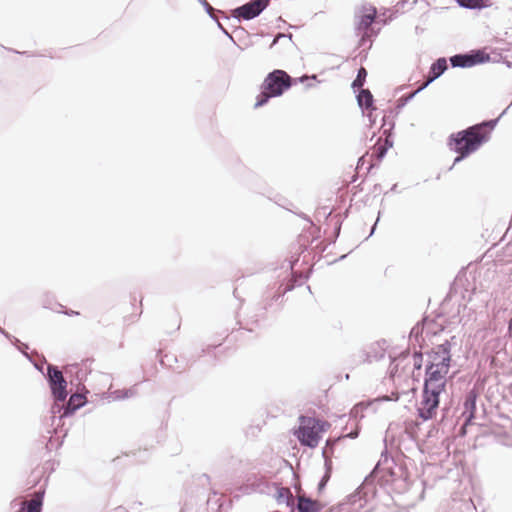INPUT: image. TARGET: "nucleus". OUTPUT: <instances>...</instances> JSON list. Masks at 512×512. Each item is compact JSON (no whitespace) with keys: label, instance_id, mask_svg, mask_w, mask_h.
Instances as JSON below:
<instances>
[{"label":"nucleus","instance_id":"30","mask_svg":"<svg viewBox=\"0 0 512 512\" xmlns=\"http://www.w3.org/2000/svg\"><path fill=\"white\" fill-rule=\"evenodd\" d=\"M394 123L391 124L389 129L384 130V135L386 136L385 142L383 144L384 147H387V149L391 148L393 146V141L390 138V135H388V132L393 129Z\"/></svg>","mask_w":512,"mask_h":512},{"label":"nucleus","instance_id":"41","mask_svg":"<svg viewBox=\"0 0 512 512\" xmlns=\"http://www.w3.org/2000/svg\"><path fill=\"white\" fill-rule=\"evenodd\" d=\"M0 332H1V333H2L6 338L10 339V334H9V333H7V332H6L4 329H2L1 327H0Z\"/></svg>","mask_w":512,"mask_h":512},{"label":"nucleus","instance_id":"15","mask_svg":"<svg viewBox=\"0 0 512 512\" xmlns=\"http://www.w3.org/2000/svg\"><path fill=\"white\" fill-rule=\"evenodd\" d=\"M44 490L36 492L35 496L29 501H23L17 512H41L43 506Z\"/></svg>","mask_w":512,"mask_h":512},{"label":"nucleus","instance_id":"7","mask_svg":"<svg viewBox=\"0 0 512 512\" xmlns=\"http://www.w3.org/2000/svg\"><path fill=\"white\" fill-rule=\"evenodd\" d=\"M490 54L484 49H474L465 53L455 54L449 61L453 68H470L479 64L489 62Z\"/></svg>","mask_w":512,"mask_h":512},{"label":"nucleus","instance_id":"26","mask_svg":"<svg viewBox=\"0 0 512 512\" xmlns=\"http://www.w3.org/2000/svg\"><path fill=\"white\" fill-rule=\"evenodd\" d=\"M381 138L378 139L376 148H375V155L378 159L384 158L386 155L388 149L387 147H384L383 144H380Z\"/></svg>","mask_w":512,"mask_h":512},{"label":"nucleus","instance_id":"8","mask_svg":"<svg viewBox=\"0 0 512 512\" xmlns=\"http://www.w3.org/2000/svg\"><path fill=\"white\" fill-rule=\"evenodd\" d=\"M325 424V422L308 418V423H302L299 427L298 439L301 444L310 448L316 447L320 439L319 432L324 430Z\"/></svg>","mask_w":512,"mask_h":512},{"label":"nucleus","instance_id":"31","mask_svg":"<svg viewBox=\"0 0 512 512\" xmlns=\"http://www.w3.org/2000/svg\"><path fill=\"white\" fill-rule=\"evenodd\" d=\"M216 23H217V26L218 28L232 41L235 43V40L234 38L232 37V35L228 32V30L224 27V25L219 21L218 18L215 17V19H213Z\"/></svg>","mask_w":512,"mask_h":512},{"label":"nucleus","instance_id":"47","mask_svg":"<svg viewBox=\"0 0 512 512\" xmlns=\"http://www.w3.org/2000/svg\"><path fill=\"white\" fill-rule=\"evenodd\" d=\"M310 79L316 80V75L311 76Z\"/></svg>","mask_w":512,"mask_h":512},{"label":"nucleus","instance_id":"4","mask_svg":"<svg viewBox=\"0 0 512 512\" xmlns=\"http://www.w3.org/2000/svg\"><path fill=\"white\" fill-rule=\"evenodd\" d=\"M46 369L47 372L44 376L49 384L54 400L61 403L65 402L67 398V381L62 372L53 364H47Z\"/></svg>","mask_w":512,"mask_h":512},{"label":"nucleus","instance_id":"36","mask_svg":"<svg viewBox=\"0 0 512 512\" xmlns=\"http://www.w3.org/2000/svg\"><path fill=\"white\" fill-rule=\"evenodd\" d=\"M283 37H288V38L291 40L292 35H291V34H289V35H285V34H283V33H279V34L274 38V40H273V42H272L271 46H274V45L278 42V40H279L280 38H283Z\"/></svg>","mask_w":512,"mask_h":512},{"label":"nucleus","instance_id":"20","mask_svg":"<svg viewBox=\"0 0 512 512\" xmlns=\"http://www.w3.org/2000/svg\"><path fill=\"white\" fill-rule=\"evenodd\" d=\"M459 6L467 9H482L491 6L490 0H456Z\"/></svg>","mask_w":512,"mask_h":512},{"label":"nucleus","instance_id":"45","mask_svg":"<svg viewBox=\"0 0 512 512\" xmlns=\"http://www.w3.org/2000/svg\"><path fill=\"white\" fill-rule=\"evenodd\" d=\"M340 228H341V226L339 225V226L336 228V230H335V232H336V235H337V236H338V235H339V233H340Z\"/></svg>","mask_w":512,"mask_h":512},{"label":"nucleus","instance_id":"33","mask_svg":"<svg viewBox=\"0 0 512 512\" xmlns=\"http://www.w3.org/2000/svg\"><path fill=\"white\" fill-rule=\"evenodd\" d=\"M330 478V474L328 471H326V473L324 474V476L322 477V479L320 480V482L318 483V490L321 491L322 489H324V487L326 486L328 480Z\"/></svg>","mask_w":512,"mask_h":512},{"label":"nucleus","instance_id":"43","mask_svg":"<svg viewBox=\"0 0 512 512\" xmlns=\"http://www.w3.org/2000/svg\"><path fill=\"white\" fill-rule=\"evenodd\" d=\"M448 410H449V408H447V407H443V408H442L443 417H445V416H446V414H447Z\"/></svg>","mask_w":512,"mask_h":512},{"label":"nucleus","instance_id":"38","mask_svg":"<svg viewBox=\"0 0 512 512\" xmlns=\"http://www.w3.org/2000/svg\"><path fill=\"white\" fill-rule=\"evenodd\" d=\"M63 313L68 315V316L79 315V312L74 311V310H65V311H63Z\"/></svg>","mask_w":512,"mask_h":512},{"label":"nucleus","instance_id":"12","mask_svg":"<svg viewBox=\"0 0 512 512\" xmlns=\"http://www.w3.org/2000/svg\"><path fill=\"white\" fill-rule=\"evenodd\" d=\"M393 463V460H390L387 454V451H383L381 453V458L372 470V472L367 476L371 477L372 483L375 482V479L381 474L380 478L388 481L387 476H393L392 466L389 463Z\"/></svg>","mask_w":512,"mask_h":512},{"label":"nucleus","instance_id":"6","mask_svg":"<svg viewBox=\"0 0 512 512\" xmlns=\"http://www.w3.org/2000/svg\"><path fill=\"white\" fill-rule=\"evenodd\" d=\"M452 345H456L455 336H451L449 340L447 339L443 343L433 347L429 352H427V365L440 367V369L450 368Z\"/></svg>","mask_w":512,"mask_h":512},{"label":"nucleus","instance_id":"2","mask_svg":"<svg viewBox=\"0 0 512 512\" xmlns=\"http://www.w3.org/2000/svg\"><path fill=\"white\" fill-rule=\"evenodd\" d=\"M509 106L500 114L498 118L484 120L480 123L467 127L457 133H452L448 138V145L460 147L463 156H469L476 152L484 143L488 142L492 131L496 127L499 119L506 113Z\"/></svg>","mask_w":512,"mask_h":512},{"label":"nucleus","instance_id":"27","mask_svg":"<svg viewBox=\"0 0 512 512\" xmlns=\"http://www.w3.org/2000/svg\"><path fill=\"white\" fill-rule=\"evenodd\" d=\"M413 359H414V369L416 370H420L422 368V360H423V354L419 351V352H415L413 354Z\"/></svg>","mask_w":512,"mask_h":512},{"label":"nucleus","instance_id":"39","mask_svg":"<svg viewBox=\"0 0 512 512\" xmlns=\"http://www.w3.org/2000/svg\"><path fill=\"white\" fill-rule=\"evenodd\" d=\"M125 391L127 392V395H129V397H133L136 394V391L133 388L125 389Z\"/></svg>","mask_w":512,"mask_h":512},{"label":"nucleus","instance_id":"46","mask_svg":"<svg viewBox=\"0 0 512 512\" xmlns=\"http://www.w3.org/2000/svg\"><path fill=\"white\" fill-rule=\"evenodd\" d=\"M396 188H397V184H394V185L391 187V191H396Z\"/></svg>","mask_w":512,"mask_h":512},{"label":"nucleus","instance_id":"1","mask_svg":"<svg viewBox=\"0 0 512 512\" xmlns=\"http://www.w3.org/2000/svg\"><path fill=\"white\" fill-rule=\"evenodd\" d=\"M448 372L449 368L440 369V367L426 365L421 400L417 405V414L423 421L435 417L440 404V395L446 388Z\"/></svg>","mask_w":512,"mask_h":512},{"label":"nucleus","instance_id":"11","mask_svg":"<svg viewBox=\"0 0 512 512\" xmlns=\"http://www.w3.org/2000/svg\"><path fill=\"white\" fill-rule=\"evenodd\" d=\"M478 396H479L478 391L475 388L470 389L465 395V399H464V403H463L464 411L462 413L465 418L464 424L462 427L463 430L465 429L466 426L471 424L473 419L475 418L476 402H477Z\"/></svg>","mask_w":512,"mask_h":512},{"label":"nucleus","instance_id":"28","mask_svg":"<svg viewBox=\"0 0 512 512\" xmlns=\"http://www.w3.org/2000/svg\"><path fill=\"white\" fill-rule=\"evenodd\" d=\"M200 4L204 7L207 14L212 18L215 19L214 13L215 9L207 2V0H198Z\"/></svg>","mask_w":512,"mask_h":512},{"label":"nucleus","instance_id":"32","mask_svg":"<svg viewBox=\"0 0 512 512\" xmlns=\"http://www.w3.org/2000/svg\"><path fill=\"white\" fill-rule=\"evenodd\" d=\"M112 394L114 396V399H117V400L129 398V395H127V392L125 391V389L115 390Z\"/></svg>","mask_w":512,"mask_h":512},{"label":"nucleus","instance_id":"23","mask_svg":"<svg viewBox=\"0 0 512 512\" xmlns=\"http://www.w3.org/2000/svg\"><path fill=\"white\" fill-rule=\"evenodd\" d=\"M421 91L422 90H419V88H418L415 91H413L412 93L405 94V95L401 96L397 100V104H396L397 112H400L407 105V103L410 102Z\"/></svg>","mask_w":512,"mask_h":512},{"label":"nucleus","instance_id":"17","mask_svg":"<svg viewBox=\"0 0 512 512\" xmlns=\"http://www.w3.org/2000/svg\"><path fill=\"white\" fill-rule=\"evenodd\" d=\"M296 508L298 512H319L320 506L317 501L306 497L305 495H299L297 497Z\"/></svg>","mask_w":512,"mask_h":512},{"label":"nucleus","instance_id":"48","mask_svg":"<svg viewBox=\"0 0 512 512\" xmlns=\"http://www.w3.org/2000/svg\"><path fill=\"white\" fill-rule=\"evenodd\" d=\"M21 345H22L24 348H26V349L28 348V345H26V344H21Z\"/></svg>","mask_w":512,"mask_h":512},{"label":"nucleus","instance_id":"9","mask_svg":"<svg viewBox=\"0 0 512 512\" xmlns=\"http://www.w3.org/2000/svg\"><path fill=\"white\" fill-rule=\"evenodd\" d=\"M268 4L269 0H250L249 2L235 8L233 10V17L238 21L241 19L252 20L259 16Z\"/></svg>","mask_w":512,"mask_h":512},{"label":"nucleus","instance_id":"21","mask_svg":"<svg viewBox=\"0 0 512 512\" xmlns=\"http://www.w3.org/2000/svg\"><path fill=\"white\" fill-rule=\"evenodd\" d=\"M454 512H476L475 505L471 499L454 501Z\"/></svg>","mask_w":512,"mask_h":512},{"label":"nucleus","instance_id":"37","mask_svg":"<svg viewBox=\"0 0 512 512\" xmlns=\"http://www.w3.org/2000/svg\"><path fill=\"white\" fill-rule=\"evenodd\" d=\"M77 379L81 382L84 380V378L86 377V372L83 371L82 369H79L77 372Z\"/></svg>","mask_w":512,"mask_h":512},{"label":"nucleus","instance_id":"24","mask_svg":"<svg viewBox=\"0 0 512 512\" xmlns=\"http://www.w3.org/2000/svg\"><path fill=\"white\" fill-rule=\"evenodd\" d=\"M276 97L274 94H272L271 92H269L268 90H265V89H261V92L260 94L257 96L256 98V102H255V105L254 107L255 108H259V107H262L264 106L265 104L268 103V101L271 99V98H274Z\"/></svg>","mask_w":512,"mask_h":512},{"label":"nucleus","instance_id":"35","mask_svg":"<svg viewBox=\"0 0 512 512\" xmlns=\"http://www.w3.org/2000/svg\"><path fill=\"white\" fill-rule=\"evenodd\" d=\"M359 435V427L356 426V428L354 430H352L351 432L343 435V437H348V438H351V439H355L357 438Z\"/></svg>","mask_w":512,"mask_h":512},{"label":"nucleus","instance_id":"14","mask_svg":"<svg viewBox=\"0 0 512 512\" xmlns=\"http://www.w3.org/2000/svg\"><path fill=\"white\" fill-rule=\"evenodd\" d=\"M448 64L444 57L435 60L429 70L427 80L419 87V90H424L430 83L438 79L447 70Z\"/></svg>","mask_w":512,"mask_h":512},{"label":"nucleus","instance_id":"34","mask_svg":"<svg viewBox=\"0 0 512 512\" xmlns=\"http://www.w3.org/2000/svg\"><path fill=\"white\" fill-rule=\"evenodd\" d=\"M47 364L48 363L46 362V360L43 359L41 362L34 363V367L44 375L45 374L44 371H43L44 365L47 366Z\"/></svg>","mask_w":512,"mask_h":512},{"label":"nucleus","instance_id":"10","mask_svg":"<svg viewBox=\"0 0 512 512\" xmlns=\"http://www.w3.org/2000/svg\"><path fill=\"white\" fill-rule=\"evenodd\" d=\"M375 495V484L372 483L371 477H365L361 486L348 497V502L353 506H357V508H362Z\"/></svg>","mask_w":512,"mask_h":512},{"label":"nucleus","instance_id":"13","mask_svg":"<svg viewBox=\"0 0 512 512\" xmlns=\"http://www.w3.org/2000/svg\"><path fill=\"white\" fill-rule=\"evenodd\" d=\"M85 398L83 395L79 393L72 394L66 403H63L61 406H56L58 411L61 412L62 417H68L72 415L76 410L85 405Z\"/></svg>","mask_w":512,"mask_h":512},{"label":"nucleus","instance_id":"25","mask_svg":"<svg viewBox=\"0 0 512 512\" xmlns=\"http://www.w3.org/2000/svg\"><path fill=\"white\" fill-rule=\"evenodd\" d=\"M426 325V320L423 323H417L410 331V341L414 339L416 342H419V338L422 337Z\"/></svg>","mask_w":512,"mask_h":512},{"label":"nucleus","instance_id":"44","mask_svg":"<svg viewBox=\"0 0 512 512\" xmlns=\"http://www.w3.org/2000/svg\"><path fill=\"white\" fill-rule=\"evenodd\" d=\"M141 505H142V503H141V502H139V503H134V505L132 506V509H137V508H139V506H141Z\"/></svg>","mask_w":512,"mask_h":512},{"label":"nucleus","instance_id":"3","mask_svg":"<svg viewBox=\"0 0 512 512\" xmlns=\"http://www.w3.org/2000/svg\"><path fill=\"white\" fill-rule=\"evenodd\" d=\"M377 17V9L372 5H363L355 15V29L357 35L360 36L359 44L362 46L366 41H370L373 36L377 35L372 24Z\"/></svg>","mask_w":512,"mask_h":512},{"label":"nucleus","instance_id":"5","mask_svg":"<svg viewBox=\"0 0 512 512\" xmlns=\"http://www.w3.org/2000/svg\"><path fill=\"white\" fill-rule=\"evenodd\" d=\"M293 83L291 76L284 70L276 69L265 77L261 89L268 90L276 97L281 96Z\"/></svg>","mask_w":512,"mask_h":512},{"label":"nucleus","instance_id":"29","mask_svg":"<svg viewBox=\"0 0 512 512\" xmlns=\"http://www.w3.org/2000/svg\"><path fill=\"white\" fill-rule=\"evenodd\" d=\"M448 146H449L450 150H452L453 152L458 154V156L454 160V164L462 161L463 159H465L467 157V156H463V154H462L463 151L460 147H456L454 145H448Z\"/></svg>","mask_w":512,"mask_h":512},{"label":"nucleus","instance_id":"40","mask_svg":"<svg viewBox=\"0 0 512 512\" xmlns=\"http://www.w3.org/2000/svg\"><path fill=\"white\" fill-rule=\"evenodd\" d=\"M357 414H358V407L355 406L352 410H351V415H353L354 417H357Z\"/></svg>","mask_w":512,"mask_h":512},{"label":"nucleus","instance_id":"18","mask_svg":"<svg viewBox=\"0 0 512 512\" xmlns=\"http://www.w3.org/2000/svg\"><path fill=\"white\" fill-rule=\"evenodd\" d=\"M276 500L278 504H286L290 508L295 507V501L291 490L287 487H278L276 491Z\"/></svg>","mask_w":512,"mask_h":512},{"label":"nucleus","instance_id":"19","mask_svg":"<svg viewBox=\"0 0 512 512\" xmlns=\"http://www.w3.org/2000/svg\"><path fill=\"white\" fill-rule=\"evenodd\" d=\"M385 356V348L380 342H377L370 346L367 352V360L369 362L379 361Z\"/></svg>","mask_w":512,"mask_h":512},{"label":"nucleus","instance_id":"16","mask_svg":"<svg viewBox=\"0 0 512 512\" xmlns=\"http://www.w3.org/2000/svg\"><path fill=\"white\" fill-rule=\"evenodd\" d=\"M356 92L357 102L362 110H375L374 98L369 89L360 88Z\"/></svg>","mask_w":512,"mask_h":512},{"label":"nucleus","instance_id":"22","mask_svg":"<svg viewBox=\"0 0 512 512\" xmlns=\"http://www.w3.org/2000/svg\"><path fill=\"white\" fill-rule=\"evenodd\" d=\"M367 77V70L364 67H360L357 72L356 78L352 82V88L354 92H356L358 89L363 88V85L366 81Z\"/></svg>","mask_w":512,"mask_h":512},{"label":"nucleus","instance_id":"42","mask_svg":"<svg viewBox=\"0 0 512 512\" xmlns=\"http://www.w3.org/2000/svg\"><path fill=\"white\" fill-rule=\"evenodd\" d=\"M376 225H377V221H376V222L374 223V225L372 226V228H371V232H370V235H369V236H371V235L374 233V231H375V229H376Z\"/></svg>","mask_w":512,"mask_h":512}]
</instances>
